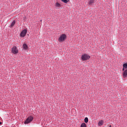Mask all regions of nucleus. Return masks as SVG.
Segmentation results:
<instances>
[{
  "instance_id": "1a4fd4ad",
  "label": "nucleus",
  "mask_w": 127,
  "mask_h": 127,
  "mask_svg": "<svg viewBox=\"0 0 127 127\" xmlns=\"http://www.w3.org/2000/svg\"><path fill=\"white\" fill-rule=\"evenodd\" d=\"M104 125V120H100L98 123V127H102Z\"/></svg>"
},
{
  "instance_id": "f257e3e1",
  "label": "nucleus",
  "mask_w": 127,
  "mask_h": 127,
  "mask_svg": "<svg viewBox=\"0 0 127 127\" xmlns=\"http://www.w3.org/2000/svg\"><path fill=\"white\" fill-rule=\"evenodd\" d=\"M66 39H67V35L66 34L63 33L59 36L58 40L60 43H62V42H64Z\"/></svg>"
},
{
  "instance_id": "7ed1b4c3",
  "label": "nucleus",
  "mask_w": 127,
  "mask_h": 127,
  "mask_svg": "<svg viewBox=\"0 0 127 127\" xmlns=\"http://www.w3.org/2000/svg\"><path fill=\"white\" fill-rule=\"evenodd\" d=\"M19 51H18V49L17 48V47L16 46H13L11 48V54H13L14 55H16L17 54H18Z\"/></svg>"
},
{
  "instance_id": "9d476101",
  "label": "nucleus",
  "mask_w": 127,
  "mask_h": 127,
  "mask_svg": "<svg viewBox=\"0 0 127 127\" xmlns=\"http://www.w3.org/2000/svg\"><path fill=\"white\" fill-rule=\"evenodd\" d=\"M123 67L122 69V71H125V70H127V63H125L124 64H123Z\"/></svg>"
},
{
  "instance_id": "ddd939ff",
  "label": "nucleus",
  "mask_w": 127,
  "mask_h": 127,
  "mask_svg": "<svg viewBox=\"0 0 127 127\" xmlns=\"http://www.w3.org/2000/svg\"><path fill=\"white\" fill-rule=\"evenodd\" d=\"M80 127H87V124H86V123H82L81 125H80Z\"/></svg>"
},
{
  "instance_id": "0eeeda50",
  "label": "nucleus",
  "mask_w": 127,
  "mask_h": 127,
  "mask_svg": "<svg viewBox=\"0 0 127 127\" xmlns=\"http://www.w3.org/2000/svg\"><path fill=\"white\" fill-rule=\"evenodd\" d=\"M62 4L60 3V2L57 1L55 3V7H56L57 8H60V7H62Z\"/></svg>"
},
{
  "instance_id": "dca6fc26",
  "label": "nucleus",
  "mask_w": 127,
  "mask_h": 127,
  "mask_svg": "<svg viewBox=\"0 0 127 127\" xmlns=\"http://www.w3.org/2000/svg\"><path fill=\"white\" fill-rule=\"evenodd\" d=\"M109 127H112V126L110 125V126H109Z\"/></svg>"
},
{
  "instance_id": "20e7f679",
  "label": "nucleus",
  "mask_w": 127,
  "mask_h": 127,
  "mask_svg": "<svg viewBox=\"0 0 127 127\" xmlns=\"http://www.w3.org/2000/svg\"><path fill=\"white\" fill-rule=\"evenodd\" d=\"M34 118L33 116H29L25 121L24 124L25 125H28V124H30L33 121Z\"/></svg>"
},
{
  "instance_id": "f03ea898",
  "label": "nucleus",
  "mask_w": 127,
  "mask_h": 127,
  "mask_svg": "<svg viewBox=\"0 0 127 127\" xmlns=\"http://www.w3.org/2000/svg\"><path fill=\"white\" fill-rule=\"evenodd\" d=\"M91 59V56L88 54H82L81 57V61H88Z\"/></svg>"
},
{
  "instance_id": "f3484780",
  "label": "nucleus",
  "mask_w": 127,
  "mask_h": 127,
  "mask_svg": "<svg viewBox=\"0 0 127 127\" xmlns=\"http://www.w3.org/2000/svg\"><path fill=\"white\" fill-rule=\"evenodd\" d=\"M1 124V122L0 123V125Z\"/></svg>"
},
{
  "instance_id": "39448f33",
  "label": "nucleus",
  "mask_w": 127,
  "mask_h": 127,
  "mask_svg": "<svg viewBox=\"0 0 127 127\" xmlns=\"http://www.w3.org/2000/svg\"><path fill=\"white\" fill-rule=\"evenodd\" d=\"M27 33V28L24 29L22 30L20 33V36L21 38L25 37L26 36V34Z\"/></svg>"
},
{
  "instance_id": "4468645a",
  "label": "nucleus",
  "mask_w": 127,
  "mask_h": 127,
  "mask_svg": "<svg viewBox=\"0 0 127 127\" xmlns=\"http://www.w3.org/2000/svg\"><path fill=\"white\" fill-rule=\"evenodd\" d=\"M15 24V20H13L10 25V27H13Z\"/></svg>"
},
{
  "instance_id": "423d86ee",
  "label": "nucleus",
  "mask_w": 127,
  "mask_h": 127,
  "mask_svg": "<svg viewBox=\"0 0 127 127\" xmlns=\"http://www.w3.org/2000/svg\"><path fill=\"white\" fill-rule=\"evenodd\" d=\"M122 76L124 79H126V78H127V69H124V70H123Z\"/></svg>"
},
{
  "instance_id": "9b49d317",
  "label": "nucleus",
  "mask_w": 127,
  "mask_h": 127,
  "mask_svg": "<svg viewBox=\"0 0 127 127\" xmlns=\"http://www.w3.org/2000/svg\"><path fill=\"white\" fill-rule=\"evenodd\" d=\"M95 2V0H88V4L89 5H92Z\"/></svg>"
},
{
  "instance_id": "f8f14e48",
  "label": "nucleus",
  "mask_w": 127,
  "mask_h": 127,
  "mask_svg": "<svg viewBox=\"0 0 127 127\" xmlns=\"http://www.w3.org/2000/svg\"><path fill=\"white\" fill-rule=\"evenodd\" d=\"M64 3H68L70 1V0H61Z\"/></svg>"
},
{
  "instance_id": "6e6552de",
  "label": "nucleus",
  "mask_w": 127,
  "mask_h": 127,
  "mask_svg": "<svg viewBox=\"0 0 127 127\" xmlns=\"http://www.w3.org/2000/svg\"><path fill=\"white\" fill-rule=\"evenodd\" d=\"M23 50H28V46L26 43H24L22 46Z\"/></svg>"
},
{
  "instance_id": "2eb2a0df",
  "label": "nucleus",
  "mask_w": 127,
  "mask_h": 127,
  "mask_svg": "<svg viewBox=\"0 0 127 127\" xmlns=\"http://www.w3.org/2000/svg\"><path fill=\"white\" fill-rule=\"evenodd\" d=\"M89 122V119H88V117H86L84 119V123L85 124H87V123Z\"/></svg>"
}]
</instances>
